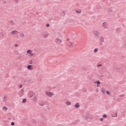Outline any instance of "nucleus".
Listing matches in <instances>:
<instances>
[{
	"label": "nucleus",
	"mask_w": 126,
	"mask_h": 126,
	"mask_svg": "<svg viewBox=\"0 0 126 126\" xmlns=\"http://www.w3.org/2000/svg\"><path fill=\"white\" fill-rule=\"evenodd\" d=\"M45 94L47 95V96H48V97H51L52 96H54L55 95V94L54 93H52L50 91H45Z\"/></svg>",
	"instance_id": "1"
},
{
	"label": "nucleus",
	"mask_w": 126,
	"mask_h": 126,
	"mask_svg": "<svg viewBox=\"0 0 126 126\" xmlns=\"http://www.w3.org/2000/svg\"><path fill=\"white\" fill-rule=\"evenodd\" d=\"M19 95L20 97H22L23 95H24V90H23V89H22L19 92Z\"/></svg>",
	"instance_id": "2"
},
{
	"label": "nucleus",
	"mask_w": 126,
	"mask_h": 126,
	"mask_svg": "<svg viewBox=\"0 0 126 126\" xmlns=\"http://www.w3.org/2000/svg\"><path fill=\"white\" fill-rule=\"evenodd\" d=\"M101 26L104 29H107L108 28V24L106 22H104L102 24Z\"/></svg>",
	"instance_id": "3"
},
{
	"label": "nucleus",
	"mask_w": 126,
	"mask_h": 126,
	"mask_svg": "<svg viewBox=\"0 0 126 126\" xmlns=\"http://www.w3.org/2000/svg\"><path fill=\"white\" fill-rule=\"evenodd\" d=\"M68 46L69 48H73L74 47V45H73V42L71 41H69L68 43Z\"/></svg>",
	"instance_id": "4"
},
{
	"label": "nucleus",
	"mask_w": 126,
	"mask_h": 126,
	"mask_svg": "<svg viewBox=\"0 0 126 126\" xmlns=\"http://www.w3.org/2000/svg\"><path fill=\"white\" fill-rule=\"evenodd\" d=\"M27 54H29L30 56H34V54H33V51L30 50H28L27 51Z\"/></svg>",
	"instance_id": "5"
},
{
	"label": "nucleus",
	"mask_w": 126,
	"mask_h": 126,
	"mask_svg": "<svg viewBox=\"0 0 126 126\" xmlns=\"http://www.w3.org/2000/svg\"><path fill=\"white\" fill-rule=\"evenodd\" d=\"M11 33L13 35V36H15L16 35H17V33H18V31H13L11 32Z\"/></svg>",
	"instance_id": "6"
},
{
	"label": "nucleus",
	"mask_w": 126,
	"mask_h": 126,
	"mask_svg": "<svg viewBox=\"0 0 126 126\" xmlns=\"http://www.w3.org/2000/svg\"><path fill=\"white\" fill-rule=\"evenodd\" d=\"M55 42L57 44H60L62 43V40L60 39L57 38L56 39Z\"/></svg>",
	"instance_id": "7"
},
{
	"label": "nucleus",
	"mask_w": 126,
	"mask_h": 126,
	"mask_svg": "<svg viewBox=\"0 0 126 126\" xmlns=\"http://www.w3.org/2000/svg\"><path fill=\"white\" fill-rule=\"evenodd\" d=\"M27 68H28V69L31 70L32 69H33V66H32L31 65H28L27 66Z\"/></svg>",
	"instance_id": "8"
},
{
	"label": "nucleus",
	"mask_w": 126,
	"mask_h": 126,
	"mask_svg": "<svg viewBox=\"0 0 126 126\" xmlns=\"http://www.w3.org/2000/svg\"><path fill=\"white\" fill-rule=\"evenodd\" d=\"M74 107L76 109H77V108H79V107H80V105H79V103H77L74 105Z\"/></svg>",
	"instance_id": "9"
},
{
	"label": "nucleus",
	"mask_w": 126,
	"mask_h": 126,
	"mask_svg": "<svg viewBox=\"0 0 126 126\" xmlns=\"http://www.w3.org/2000/svg\"><path fill=\"white\" fill-rule=\"evenodd\" d=\"M48 36H49V34H42L43 38H47Z\"/></svg>",
	"instance_id": "10"
},
{
	"label": "nucleus",
	"mask_w": 126,
	"mask_h": 126,
	"mask_svg": "<svg viewBox=\"0 0 126 126\" xmlns=\"http://www.w3.org/2000/svg\"><path fill=\"white\" fill-rule=\"evenodd\" d=\"M94 35L95 36H96V37H98L99 36V32L95 31L94 32Z\"/></svg>",
	"instance_id": "11"
},
{
	"label": "nucleus",
	"mask_w": 126,
	"mask_h": 126,
	"mask_svg": "<svg viewBox=\"0 0 126 126\" xmlns=\"http://www.w3.org/2000/svg\"><path fill=\"white\" fill-rule=\"evenodd\" d=\"M6 98H7L6 97V95H5V96H3V102H6V99H6Z\"/></svg>",
	"instance_id": "12"
},
{
	"label": "nucleus",
	"mask_w": 126,
	"mask_h": 126,
	"mask_svg": "<svg viewBox=\"0 0 126 126\" xmlns=\"http://www.w3.org/2000/svg\"><path fill=\"white\" fill-rule=\"evenodd\" d=\"M65 104H66L67 106H70V105H71V103H70V102L67 101L65 103Z\"/></svg>",
	"instance_id": "13"
},
{
	"label": "nucleus",
	"mask_w": 126,
	"mask_h": 126,
	"mask_svg": "<svg viewBox=\"0 0 126 126\" xmlns=\"http://www.w3.org/2000/svg\"><path fill=\"white\" fill-rule=\"evenodd\" d=\"M10 23L11 25H14V24H15L14 22H13V21H10Z\"/></svg>",
	"instance_id": "14"
},
{
	"label": "nucleus",
	"mask_w": 126,
	"mask_h": 126,
	"mask_svg": "<svg viewBox=\"0 0 126 126\" xmlns=\"http://www.w3.org/2000/svg\"><path fill=\"white\" fill-rule=\"evenodd\" d=\"M20 37H21V38H23V37H24V33H22L20 34Z\"/></svg>",
	"instance_id": "15"
},
{
	"label": "nucleus",
	"mask_w": 126,
	"mask_h": 126,
	"mask_svg": "<svg viewBox=\"0 0 126 126\" xmlns=\"http://www.w3.org/2000/svg\"><path fill=\"white\" fill-rule=\"evenodd\" d=\"M112 118H117L118 117V114L116 113L115 115H112Z\"/></svg>",
	"instance_id": "16"
},
{
	"label": "nucleus",
	"mask_w": 126,
	"mask_h": 126,
	"mask_svg": "<svg viewBox=\"0 0 126 126\" xmlns=\"http://www.w3.org/2000/svg\"><path fill=\"white\" fill-rule=\"evenodd\" d=\"M26 101H27L26 98H24L22 100V103H23V104H24V103H26Z\"/></svg>",
	"instance_id": "17"
},
{
	"label": "nucleus",
	"mask_w": 126,
	"mask_h": 126,
	"mask_svg": "<svg viewBox=\"0 0 126 126\" xmlns=\"http://www.w3.org/2000/svg\"><path fill=\"white\" fill-rule=\"evenodd\" d=\"M75 12H76V13H81V10H75Z\"/></svg>",
	"instance_id": "18"
},
{
	"label": "nucleus",
	"mask_w": 126,
	"mask_h": 126,
	"mask_svg": "<svg viewBox=\"0 0 126 126\" xmlns=\"http://www.w3.org/2000/svg\"><path fill=\"white\" fill-rule=\"evenodd\" d=\"M101 91L102 93H105V92H106V91L104 89H101Z\"/></svg>",
	"instance_id": "19"
},
{
	"label": "nucleus",
	"mask_w": 126,
	"mask_h": 126,
	"mask_svg": "<svg viewBox=\"0 0 126 126\" xmlns=\"http://www.w3.org/2000/svg\"><path fill=\"white\" fill-rule=\"evenodd\" d=\"M39 106H44V103H42V102H39Z\"/></svg>",
	"instance_id": "20"
},
{
	"label": "nucleus",
	"mask_w": 126,
	"mask_h": 126,
	"mask_svg": "<svg viewBox=\"0 0 126 126\" xmlns=\"http://www.w3.org/2000/svg\"><path fill=\"white\" fill-rule=\"evenodd\" d=\"M98 52V49L97 48H95L94 49V53H97Z\"/></svg>",
	"instance_id": "21"
},
{
	"label": "nucleus",
	"mask_w": 126,
	"mask_h": 126,
	"mask_svg": "<svg viewBox=\"0 0 126 126\" xmlns=\"http://www.w3.org/2000/svg\"><path fill=\"white\" fill-rule=\"evenodd\" d=\"M94 83H96L97 84H98L99 85L100 84V81H97L94 82Z\"/></svg>",
	"instance_id": "22"
},
{
	"label": "nucleus",
	"mask_w": 126,
	"mask_h": 126,
	"mask_svg": "<svg viewBox=\"0 0 126 126\" xmlns=\"http://www.w3.org/2000/svg\"><path fill=\"white\" fill-rule=\"evenodd\" d=\"M33 63V61L32 60L30 61V64H32Z\"/></svg>",
	"instance_id": "23"
},
{
	"label": "nucleus",
	"mask_w": 126,
	"mask_h": 126,
	"mask_svg": "<svg viewBox=\"0 0 126 126\" xmlns=\"http://www.w3.org/2000/svg\"><path fill=\"white\" fill-rule=\"evenodd\" d=\"M3 109H5V111H7V107H6L5 106L3 107Z\"/></svg>",
	"instance_id": "24"
},
{
	"label": "nucleus",
	"mask_w": 126,
	"mask_h": 126,
	"mask_svg": "<svg viewBox=\"0 0 126 126\" xmlns=\"http://www.w3.org/2000/svg\"><path fill=\"white\" fill-rule=\"evenodd\" d=\"M106 94H107V95H110V93H109V91H106Z\"/></svg>",
	"instance_id": "25"
},
{
	"label": "nucleus",
	"mask_w": 126,
	"mask_h": 126,
	"mask_svg": "<svg viewBox=\"0 0 126 126\" xmlns=\"http://www.w3.org/2000/svg\"><path fill=\"white\" fill-rule=\"evenodd\" d=\"M15 2H16L17 3H18V2H19V0H15Z\"/></svg>",
	"instance_id": "26"
},
{
	"label": "nucleus",
	"mask_w": 126,
	"mask_h": 126,
	"mask_svg": "<svg viewBox=\"0 0 126 126\" xmlns=\"http://www.w3.org/2000/svg\"><path fill=\"white\" fill-rule=\"evenodd\" d=\"M103 118H107V115H106V114H104V115H103Z\"/></svg>",
	"instance_id": "27"
},
{
	"label": "nucleus",
	"mask_w": 126,
	"mask_h": 126,
	"mask_svg": "<svg viewBox=\"0 0 126 126\" xmlns=\"http://www.w3.org/2000/svg\"><path fill=\"white\" fill-rule=\"evenodd\" d=\"M46 27H50V24H46Z\"/></svg>",
	"instance_id": "28"
},
{
	"label": "nucleus",
	"mask_w": 126,
	"mask_h": 126,
	"mask_svg": "<svg viewBox=\"0 0 126 126\" xmlns=\"http://www.w3.org/2000/svg\"><path fill=\"white\" fill-rule=\"evenodd\" d=\"M11 125L12 126H14V125H15L14 122H11Z\"/></svg>",
	"instance_id": "29"
},
{
	"label": "nucleus",
	"mask_w": 126,
	"mask_h": 126,
	"mask_svg": "<svg viewBox=\"0 0 126 126\" xmlns=\"http://www.w3.org/2000/svg\"><path fill=\"white\" fill-rule=\"evenodd\" d=\"M19 87V88H22V85H20Z\"/></svg>",
	"instance_id": "30"
},
{
	"label": "nucleus",
	"mask_w": 126,
	"mask_h": 126,
	"mask_svg": "<svg viewBox=\"0 0 126 126\" xmlns=\"http://www.w3.org/2000/svg\"><path fill=\"white\" fill-rule=\"evenodd\" d=\"M15 47H18V44H15Z\"/></svg>",
	"instance_id": "31"
},
{
	"label": "nucleus",
	"mask_w": 126,
	"mask_h": 126,
	"mask_svg": "<svg viewBox=\"0 0 126 126\" xmlns=\"http://www.w3.org/2000/svg\"><path fill=\"white\" fill-rule=\"evenodd\" d=\"M33 94L32 95H31L30 96V98H32V97H33Z\"/></svg>",
	"instance_id": "32"
},
{
	"label": "nucleus",
	"mask_w": 126,
	"mask_h": 126,
	"mask_svg": "<svg viewBox=\"0 0 126 126\" xmlns=\"http://www.w3.org/2000/svg\"><path fill=\"white\" fill-rule=\"evenodd\" d=\"M103 118H101V119H100V121H101V122H103Z\"/></svg>",
	"instance_id": "33"
},
{
	"label": "nucleus",
	"mask_w": 126,
	"mask_h": 126,
	"mask_svg": "<svg viewBox=\"0 0 126 126\" xmlns=\"http://www.w3.org/2000/svg\"><path fill=\"white\" fill-rule=\"evenodd\" d=\"M35 99L37 100V97H35Z\"/></svg>",
	"instance_id": "34"
},
{
	"label": "nucleus",
	"mask_w": 126,
	"mask_h": 126,
	"mask_svg": "<svg viewBox=\"0 0 126 126\" xmlns=\"http://www.w3.org/2000/svg\"><path fill=\"white\" fill-rule=\"evenodd\" d=\"M67 41H69V39H67Z\"/></svg>",
	"instance_id": "35"
},
{
	"label": "nucleus",
	"mask_w": 126,
	"mask_h": 126,
	"mask_svg": "<svg viewBox=\"0 0 126 126\" xmlns=\"http://www.w3.org/2000/svg\"><path fill=\"white\" fill-rule=\"evenodd\" d=\"M99 66H101V65H99Z\"/></svg>",
	"instance_id": "36"
},
{
	"label": "nucleus",
	"mask_w": 126,
	"mask_h": 126,
	"mask_svg": "<svg viewBox=\"0 0 126 126\" xmlns=\"http://www.w3.org/2000/svg\"><path fill=\"white\" fill-rule=\"evenodd\" d=\"M98 86H97V87H98Z\"/></svg>",
	"instance_id": "37"
}]
</instances>
